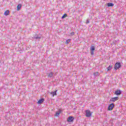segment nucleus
Listing matches in <instances>:
<instances>
[{"label":"nucleus","instance_id":"nucleus-2","mask_svg":"<svg viewBox=\"0 0 126 126\" xmlns=\"http://www.w3.org/2000/svg\"><path fill=\"white\" fill-rule=\"evenodd\" d=\"M121 63H116L114 66V68L117 70V69H119L121 67Z\"/></svg>","mask_w":126,"mask_h":126},{"label":"nucleus","instance_id":"nucleus-4","mask_svg":"<svg viewBox=\"0 0 126 126\" xmlns=\"http://www.w3.org/2000/svg\"><path fill=\"white\" fill-rule=\"evenodd\" d=\"M118 100H119V97L116 96V97H112L109 101L110 102H116V101H118Z\"/></svg>","mask_w":126,"mask_h":126},{"label":"nucleus","instance_id":"nucleus-19","mask_svg":"<svg viewBox=\"0 0 126 126\" xmlns=\"http://www.w3.org/2000/svg\"><path fill=\"white\" fill-rule=\"evenodd\" d=\"M73 35H74V32H72L70 33L69 36H72Z\"/></svg>","mask_w":126,"mask_h":126},{"label":"nucleus","instance_id":"nucleus-17","mask_svg":"<svg viewBox=\"0 0 126 126\" xmlns=\"http://www.w3.org/2000/svg\"><path fill=\"white\" fill-rule=\"evenodd\" d=\"M94 76H99V72H96L94 73Z\"/></svg>","mask_w":126,"mask_h":126},{"label":"nucleus","instance_id":"nucleus-9","mask_svg":"<svg viewBox=\"0 0 126 126\" xmlns=\"http://www.w3.org/2000/svg\"><path fill=\"white\" fill-rule=\"evenodd\" d=\"M58 92V90H57L55 92H52L51 94H52V97H54V96H57V92Z\"/></svg>","mask_w":126,"mask_h":126},{"label":"nucleus","instance_id":"nucleus-13","mask_svg":"<svg viewBox=\"0 0 126 126\" xmlns=\"http://www.w3.org/2000/svg\"><path fill=\"white\" fill-rule=\"evenodd\" d=\"M21 6H22L21 4H18L17 6V10L18 11L20 10V9H21Z\"/></svg>","mask_w":126,"mask_h":126},{"label":"nucleus","instance_id":"nucleus-8","mask_svg":"<svg viewBox=\"0 0 126 126\" xmlns=\"http://www.w3.org/2000/svg\"><path fill=\"white\" fill-rule=\"evenodd\" d=\"M48 77H50V78L53 77L54 76V72H51L48 73Z\"/></svg>","mask_w":126,"mask_h":126},{"label":"nucleus","instance_id":"nucleus-1","mask_svg":"<svg viewBox=\"0 0 126 126\" xmlns=\"http://www.w3.org/2000/svg\"><path fill=\"white\" fill-rule=\"evenodd\" d=\"M85 115L88 118H90V117H91L92 116V113H91V112L89 110H86L85 112Z\"/></svg>","mask_w":126,"mask_h":126},{"label":"nucleus","instance_id":"nucleus-23","mask_svg":"<svg viewBox=\"0 0 126 126\" xmlns=\"http://www.w3.org/2000/svg\"><path fill=\"white\" fill-rule=\"evenodd\" d=\"M113 43H114V44H116V43H117V41H116V40H114V41H113Z\"/></svg>","mask_w":126,"mask_h":126},{"label":"nucleus","instance_id":"nucleus-20","mask_svg":"<svg viewBox=\"0 0 126 126\" xmlns=\"http://www.w3.org/2000/svg\"><path fill=\"white\" fill-rule=\"evenodd\" d=\"M70 41H71L70 39H69L66 40V44H68V43H69V42H70Z\"/></svg>","mask_w":126,"mask_h":126},{"label":"nucleus","instance_id":"nucleus-12","mask_svg":"<svg viewBox=\"0 0 126 126\" xmlns=\"http://www.w3.org/2000/svg\"><path fill=\"white\" fill-rule=\"evenodd\" d=\"M106 5L108 7H110L111 6H114V3H107L106 4Z\"/></svg>","mask_w":126,"mask_h":126},{"label":"nucleus","instance_id":"nucleus-7","mask_svg":"<svg viewBox=\"0 0 126 126\" xmlns=\"http://www.w3.org/2000/svg\"><path fill=\"white\" fill-rule=\"evenodd\" d=\"M122 94V91L121 90H117L115 92V94L117 95V96H119V95H121Z\"/></svg>","mask_w":126,"mask_h":126},{"label":"nucleus","instance_id":"nucleus-11","mask_svg":"<svg viewBox=\"0 0 126 126\" xmlns=\"http://www.w3.org/2000/svg\"><path fill=\"white\" fill-rule=\"evenodd\" d=\"M33 38L34 39H38V40H40V39H41V36H40L39 35L35 34L34 36H33Z\"/></svg>","mask_w":126,"mask_h":126},{"label":"nucleus","instance_id":"nucleus-15","mask_svg":"<svg viewBox=\"0 0 126 126\" xmlns=\"http://www.w3.org/2000/svg\"><path fill=\"white\" fill-rule=\"evenodd\" d=\"M112 67H113V66H111V65L109 66L108 67V68H107V71H110V70H111V69H112Z\"/></svg>","mask_w":126,"mask_h":126},{"label":"nucleus","instance_id":"nucleus-22","mask_svg":"<svg viewBox=\"0 0 126 126\" xmlns=\"http://www.w3.org/2000/svg\"><path fill=\"white\" fill-rule=\"evenodd\" d=\"M86 23L87 24L90 23V21H89V20H87Z\"/></svg>","mask_w":126,"mask_h":126},{"label":"nucleus","instance_id":"nucleus-3","mask_svg":"<svg viewBox=\"0 0 126 126\" xmlns=\"http://www.w3.org/2000/svg\"><path fill=\"white\" fill-rule=\"evenodd\" d=\"M91 55L93 56L94 55V51H95V46H91L90 48Z\"/></svg>","mask_w":126,"mask_h":126},{"label":"nucleus","instance_id":"nucleus-6","mask_svg":"<svg viewBox=\"0 0 126 126\" xmlns=\"http://www.w3.org/2000/svg\"><path fill=\"white\" fill-rule=\"evenodd\" d=\"M114 107H115L114 103H111L109 104V105L108 106V110L112 111V110H113V109L114 108Z\"/></svg>","mask_w":126,"mask_h":126},{"label":"nucleus","instance_id":"nucleus-18","mask_svg":"<svg viewBox=\"0 0 126 126\" xmlns=\"http://www.w3.org/2000/svg\"><path fill=\"white\" fill-rule=\"evenodd\" d=\"M60 113L58 112H56V114L55 115V117H59L60 116Z\"/></svg>","mask_w":126,"mask_h":126},{"label":"nucleus","instance_id":"nucleus-5","mask_svg":"<svg viewBox=\"0 0 126 126\" xmlns=\"http://www.w3.org/2000/svg\"><path fill=\"white\" fill-rule=\"evenodd\" d=\"M74 120V117L72 116H69L68 118L67 121L68 122V123H72V122H73Z\"/></svg>","mask_w":126,"mask_h":126},{"label":"nucleus","instance_id":"nucleus-10","mask_svg":"<svg viewBox=\"0 0 126 126\" xmlns=\"http://www.w3.org/2000/svg\"><path fill=\"white\" fill-rule=\"evenodd\" d=\"M45 101V99L44 98H41L38 100L37 102V104H42L44 101Z\"/></svg>","mask_w":126,"mask_h":126},{"label":"nucleus","instance_id":"nucleus-21","mask_svg":"<svg viewBox=\"0 0 126 126\" xmlns=\"http://www.w3.org/2000/svg\"><path fill=\"white\" fill-rule=\"evenodd\" d=\"M62 112H63V110H62V109H60V110L58 111V112L59 113V114H61V113H62Z\"/></svg>","mask_w":126,"mask_h":126},{"label":"nucleus","instance_id":"nucleus-16","mask_svg":"<svg viewBox=\"0 0 126 126\" xmlns=\"http://www.w3.org/2000/svg\"><path fill=\"white\" fill-rule=\"evenodd\" d=\"M66 16H67V15L66 14H64L63 15L62 17V19L65 18Z\"/></svg>","mask_w":126,"mask_h":126},{"label":"nucleus","instance_id":"nucleus-14","mask_svg":"<svg viewBox=\"0 0 126 126\" xmlns=\"http://www.w3.org/2000/svg\"><path fill=\"white\" fill-rule=\"evenodd\" d=\"M9 14V10H6L4 13V15H5L6 16H7V15H8Z\"/></svg>","mask_w":126,"mask_h":126}]
</instances>
